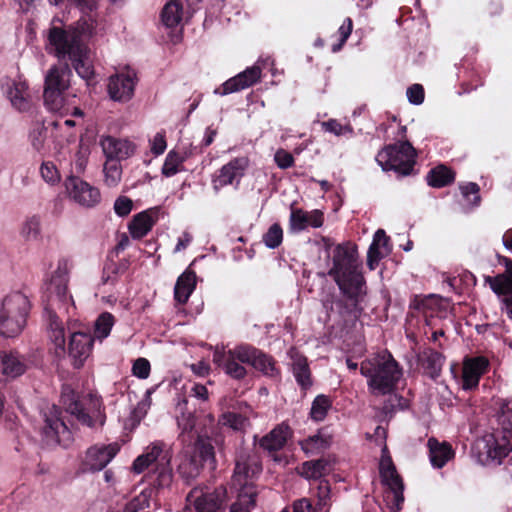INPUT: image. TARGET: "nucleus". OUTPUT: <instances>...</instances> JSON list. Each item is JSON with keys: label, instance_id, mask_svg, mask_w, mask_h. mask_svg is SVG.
I'll use <instances>...</instances> for the list:
<instances>
[{"label": "nucleus", "instance_id": "20", "mask_svg": "<svg viewBox=\"0 0 512 512\" xmlns=\"http://www.w3.org/2000/svg\"><path fill=\"white\" fill-rule=\"evenodd\" d=\"M64 185L69 197L81 206L92 208L101 200L99 189L78 176L67 177Z\"/></svg>", "mask_w": 512, "mask_h": 512}, {"label": "nucleus", "instance_id": "46", "mask_svg": "<svg viewBox=\"0 0 512 512\" xmlns=\"http://www.w3.org/2000/svg\"><path fill=\"white\" fill-rule=\"evenodd\" d=\"M115 323V317L110 312L101 313L94 323V334L92 335L99 340L107 338Z\"/></svg>", "mask_w": 512, "mask_h": 512}, {"label": "nucleus", "instance_id": "14", "mask_svg": "<svg viewBox=\"0 0 512 512\" xmlns=\"http://www.w3.org/2000/svg\"><path fill=\"white\" fill-rule=\"evenodd\" d=\"M187 501L194 506L196 512H225L227 490L223 485L212 491L194 488L188 493Z\"/></svg>", "mask_w": 512, "mask_h": 512}, {"label": "nucleus", "instance_id": "12", "mask_svg": "<svg viewBox=\"0 0 512 512\" xmlns=\"http://www.w3.org/2000/svg\"><path fill=\"white\" fill-rule=\"evenodd\" d=\"M66 411L75 416L76 419L88 427H94L97 420L103 425L105 413L102 398L88 394L83 398H71L70 402H64Z\"/></svg>", "mask_w": 512, "mask_h": 512}, {"label": "nucleus", "instance_id": "5", "mask_svg": "<svg viewBox=\"0 0 512 512\" xmlns=\"http://www.w3.org/2000/svg\"><path fill=\"white\" fill-rule=\"evenodd\" d=\"M360 373L367 378L372 393H392L402 375L399 363L387 349L370 354L360 364Z\"/></svg>", "mask_w": 512, "mask_h": 512}, {"label": "nucleus", "instance_id": "54", "mask_svg": "<svg viewBox=\"0 0 512 512\" xmlns=\"http://www.w3.org/2000/svg\"><path fill=\"white\" fill-rule=\"evenodd\" d=\"M353 30V21L350 17L344 19L342 25L339 27L337 33L339 34V42L337 44H333L332 51L337 52L342 49L343 45L348 40Z\"/></svg>", "mask_w": 512, "mask_h": 512}, {"label": "nucleus", "instance_id": "34", "mask_svg": "<svg viewBox=\"0 0 512 512\" xmlns=\"http://www.w3.org/2000/svg\"><path fill=\"white\" fill-rule=\"evenodd\" d=\"M196 287V274L186 270L177 279L174 287V299L179 304H186Z\"/></svg>", "mask_w": 512, "mask_h": 512}, {"label": "nucleus", "instance_id": "29", "mask_svg": "<svg viewBox=\"0 0 512 512\" xmlns=\"http://www.w3.org/2000/svg\"><path fill=\"white\" fill-rule=\"evenodd\" d=\"M290 426L282 422L276 425L268 434L259 439V446L269 453L278 452L283 449L291 436Z\"/></svg>", "mask_w": 512, "mask_h": 512}, {"label": "nucleus", "instance_id": "53", "mask_svg": "<svg viewBox=\"0 0 512 512\" xmlns=\"http://www.w3.org/2000/svg\"><path fill=\"white\" fill-rule=\"evenodd\" d=\"M40 173L43 180L51 185L57 184L61 179L57 167L51 161L42 163Z\"/></svg>", "mask_w": 512, "mask_h": 512}, {"label": "nucleus", "instance_id": "38", "mask_svg": "<svg viewBox=\"0 0 512 512\" xmlns=\"http://www.w3.org/2000/svg\"><path fill=\"white\" fill-rule=\"evenodd\" d=\"M182 3L179 0H170L162 9L161 19L168 28L176 27L182 20Z\"/></svg>", "mask_w": 512, "mask_h": 512}, {"label": "nucleus", "instance_id": "8", "mask_svg": "<svg viewBox=\"0 0 512 512\" xmlns=\"http://www.w3.org/2000/svg\"><path fill=\"white\" fill-rule=\"evenodd\" d=\"M38 431L42 445L48 448H66L73 441L72 432L63 419V411L56 405L41 409Z\"/></svg>", "mask_w": 512, "mask_h": 512}, {"label": "nucleus", "instance_id": "31", "mask_svg": "<svg viewBox=\"0 0 512 512\" xmlns=\"http://www.w3.org/2000/svg\"><path fill=\"white\" fill-rule=\"evenodd\" d=\"M429 458L434 468H443L448 461L455 457V451L448 442H439L436 438H429Z\"/></svg>", "mask_w": 512, "mask_h": 512}, {"label": "nucleus", "instance_id": "41", "mask_svg": "<svg viewBox=\"0 0 512 512\" xmlns=\"http://www.w3.org/2000/svg\"><path fill=\"white\" fill-rule=\"evenodd\" d=\"M380 240L386 239V232L383 229H378L373 237V241L370 244L367 252V266L370 270L376 269L380 260L384 257V254L380 251Z\"/></svg>", "mask_w": 512, "mask_h": 512}, {"label": "nucleus", "instance_id": "56", "mask_svg": "<svg viewBox=\"0 0 512 512\" xmlns=\"http://www.w3.org/2000/svg\"><path fill=\"white\" fill-rule=\"evenodd\" d=\"M151 371L150 362L146 358H138L134 361L132 366V373L139 379H146L149 377Z\"/></svg>", "mask_w": 512, "mask_h": 512}, {"label": "nucleus", "instance_id": "1", "mask_svg": "<svg viewBox=\"0 0 512 512\" xmlns=\"http://www.w3.org/2000/svg\"><path fill=\"white\" fill-rule=\"evenodd\" d=\"M331 260L332 266L328 275L343 296L335 303L341 309L342 315L358 319L364 311L362 303L367 296V284L361 271L356 246L350 242L336 245Z\"/></svg>", "mask_w": 512, "mask_h": 512}, {"label": "nucleus", "instance_id": "42", "mask_svg": "<svg viewBox=\"0 0 512 512\" xmlns=\"http://www.w3.org/2000/svg\"><path fill=\"white\" fill-rule=\"evenodd\" d=\"M1 371L4 375L15 378L22 375L26 370V365L19 359L18 356L10 353L4 355L0 365Z\"/></svg>", "mask_w": 512, "mask_h": 512}, {"label": "nucleus", "instance_id": "18", "mask_svg": "<svg viewBox=\"0 0 512 512\" xmlns=\"http://www.w3.org/2000/svg\"><path fill=\"white\" fill-rule=\"evenodd\" d=\"M120 451L117 442L110 444H96L89 447L81 462L83 472H98L103 470Z\"/></svg>", "mask_w": 512, "mask_h": 512}, {"label": "nucleus", "instance_id": "59", "mask_svg": "<svg viewBox=\"0 0 512 512\" xmlns=\"http://www.w3.org/2000/svg\"><path fill=\"white\" fill-rule=\"evenodd\" d=\"M274 160L277 166L281 169H288L294 165L293 155L284 149H279L276 151Z\"/></svg>", "mask_w": 512, "mask_h": 512}, {"label": "nucleus", "instance_id": "49", "mask_svg": "<svg viewBox=\"0 0 512 512\" xmlns=\"http://www.w3.org/2000/svg\"><path fill=\"white\" fill-rule=\"evenodd\" d=\"M46 136L47 128L45 127L44 123H34L29 133V140L35 151L42 152L45 146Z\"/></svg>", "mask_w": 512, "mask_h": 512}, {"label": "nucleus", "instance_id": "45", "mask_svg": "<svg viewBox=\"0 0 512 512\" xmlns=\"http://www.w3.org/2000/svg\"><path fill=\"white\" fill-rule=\"evenodd\" d=\"M498 423L501 427V437H512V399L505 400L500 407Z\"/></svg>", "mask_w": 512, "mask_h": 512}, {"label": "nucleus", "instance_id": "36", "mask_svg": "<svg viewBox=\"0 0 512 512\" xmlns=\"http://www.w3.org/2000/svg\"><path fill=\"white\" fill-rule=\"evenodd\" d=\"M436 302L432 296L420 297L418 295H414L410 301L409 308L410 310L417 311L422 313L425 318V323L427 326H432V318L436 311Z\"/></svg>", "mask_w": 512, "mask_h": 512}, {"label": "nucleus", "instance_id": "2", "mask_svg": "<svg viewBox=\"0 0 512 512\" xmlns=\"http://www.w3.org/2000/svg\"><path fill=\"white\" fill-rule=\"evenodd\" d=\"M94 26L85 18H80L68 26L51 25L47 30L45 49L59 60L69 61L76 73L87 84L94 81L95 70L90 60L88 40Z\"/></svg>", "mask_w": 512, "mask_h": 512}, {"label": "nucleus", "instance_id": "64", "mask_svg": "<svg viewBox=\"0 0 512 512\" xmlns=\"http://www.w3.org/2000/svg\"><path fill=\"white\" fill-rule=\"evenodd\" d=\"M501 310L508 319L512 320V294L502 297L500 300Z\"/></svg>", "mask_w": 512, "mask_h": 512}, {"label": "nucleus", "instance_id": "62", "mask_svg": "<svg viewBox=\"0 0 512 512\" xmlns=\"http://www.w3.org/2000/svg\"><path fill=\"white\" fill-rule=\"evenodd\" d=\"M167 147L164 134L157 133L151 141V151L154 155L158 156L164 153Z\"/></svg>", "mask_w": 512, "mask_h": 512}, {"label": "nucleus", "instance_id": "10", "mask_svg": "<svg viewBox=\"0 0 512 512\" xmlns=\"http://www.w3.org/2000/svg\"><path fill=\"white\" fill-rule=\"evenodd\" d=\"M71 68L67 62L52 66L46 74L44 85V104L51 111L59 110L63 105V93L69 87Z\"/></svg>", "mask_w": 512, "mask_h": 512}, {"label": "nucleus", "instance_id": "60", "mask_svg": "<svg viewBox=\"0 0 512 512\" xmlns=\"http://www.w3.org/2000/svg\"><path fill=\"white\" fill-rule=\"evenodd\" d=\"M104 172H105V183L112 187V186H116L118 184V182L120 181V177H121V171L119 169V167L114 164V165H110V166H105L104 168Z\"/></svg>", "mask_w": 512, "mask_h": 512}, {"label": "nucleus", "instance_id": "35", "mask_svg": "<svg viewBox=\"0 0 512 512\" xmlns=\"http://www.w3.org/2000/svg\"><path fill=\"white\" fill-rule=\"evenodd\" d=\"M259 490L257 486H246L239 489L238 498L230 507V512H251L256 506Z\"/></svg>", "mask_w": 512, "mask_h": 512}, {"label": "nucleus", "instance_id": "52", "mask_svg": "<svg viewBox=\"0 0 512 512\" xmlns=\"http://www.w3.org/2000/svg\"><path fill=\"white\" fill-rule=\"evenodd\" d=\"M40 217L33 215L29 217L23 224L21 234L27 240L37 239L40 235Z\"/></svg>", "mask_w": 512, "mask_h": 512}, {"label": "nucleus", "instance_id": "40", "mask_svg": "<svg viewBox=\"0 0 512 512\" xmlns=\"http://www.w3.org/2000/svg\"><path fill=\"white\" fill-rule=\"evenodd\" d=\"M484 282L499 297L512 294V278L503 273H499L496 276L486 275L484 276Z\"/></svg>", "mask_w": 512, "mask_h": 512}, {"label": "nucleus", "instance_id": "17", "mask_svg": "<svg viewBox=\"0 0 512 512\" xmlns=\"http://www.w3.org/2000/svg\"><path fill=\"white\" fill-rule=\"evenodd\" d=\"M137 81L136 72L130 68L111 75L107 84L110 99L120 103L129 102L134 96Z\"/></svg>", "mask_w": 512, "mask_h": 512}, {"label": "nucleus", "instance_id": "43", "mask_svg": "<svg viewBox=\"0 0 512 512\" xmlns=\"http://www.w3.org/2000/svg\"><path fill=\"white\" fill-rule=\"evenodd\" d=\"M328 462L325 459L306 461L301 466L300 475L306 479H319L327 472Z\"/></svg>", "mask_w": 512, "mask_h": 512}, {"label": "nucleus", "instance_id": "37", "mask_svg": "<svg viewBox=\"0 0 512 512\" xmlns=\"http://www.w3.org/2000/svg\"><path fill=\"white\" fill-rule=\"evenodd\" d=\"M247 424L248 418L240 413L228 411L219 417L217 427H215L212 432L221 433L223 427L231 428L237 432H244Z\"/></svg>", "mask_w": 512, "mask_h": 512}, {"label": "nucleus", "instance_id": "51", "mask_svg": "<svg viewBox=\"0 0 512 512\" xmlns=\"http://www.w3.org/2000/svg\"><path fill=\"white\" fill-rule=\"evenodd\" d=\"M282 241L283 229L279 223L272 224L263 235V242L270 249L277 248L281 245Z\"/></svg>", "mask_w": 512, "mask_h": 512}, {"label": "nucleus", "instance_id": "50", "mask_svg": "<svg viewBox=\"0 0 512 512\" xmlns=\"http://www.w3.org/2000/svg\"><path fill=\"white\" fill-rule=\"evenodd\" d=\"M187 403V399H183L182 402L178 403V407L181 409V414L177 417V424L182 433H191L196 426V417L194 413L184 411V406H186Z\"/></svg>", "mask_w": 512, "mask_h": 512}, {"label": "nucleus", "instance_id": "6", "mask_svg": "<svg viewBox=\"0 0 512 512\" xmlns=\"http://www.w3.org/2000/svg\"><path fill=\"white\" fill-rule=\"evenodd\" d=\"M30 310V300L22 292L17 291L5 296L0 308V335H19L26 326Z\"/></svg>", "mask_w": 512, "mask_h": 512}, {"label": "nucleus", "instance_id": "30", "mask_svg": "<svg viewBox=\"0 0 512 512\" xmlns=\"http://www.w3.org/2000/svg\"><path fill=\"white\" fill-rule=\"evenodd\" d=\"M445 359L446 357L441 352L430 347L424 348L418 354L419 363L423 367L425 374L432 380L440 377Z\"/></svg>", "mask_w": 512, "mask_h": 512}, {"label": "nucleus", "instance_id": "28", "mask_svg": "<svg viewBox=\"0 0 512 512\" xmlns=\"http://www.w3.org/2000/svg\"><path fill=\"white\" fill-rule=\"evenodd\" d=\"M101 146L107 159L125 160L135 152V145L127 139H118L112 136L104 137Z\"/></svg>", "mask_w": 512, "mask_h": 512}, {"label": "nucleus", "instance_id": "26", "mask_svg": "<svg viewBox=\"0 0 512 512\" xmlns=\"http://www.w3.org/2000/svg\"><path fill=\"white\" fill-rule=\"evenodd\" d=\"M324 223V213L319 209L304 211L301 208L291 207L289 224L293 231H303L308 227L320 228Z\"/></svg>", "mask_w": 512, "mask_h": 512}, {"label": "nucleus", "instance_id": "7", "mask_svg": "<svg viewBox=\"0 0 512 512\" xmlns=\"http://www.w3.org/2000/svg\"><path fill=\"white\" fill-rule=\"evenodd\" d=\"M417 152L409 141L385 146L376 156L377 163L384 171H393L397 178L416 174Z\"/></svg>", "mask_w": 512, "mask_h": 512}, {"label": "nucleus", "instance_id": "3", "mask_svg": "<svg viewBox=\"0 0 512 512\" xmlns=\"http://www.w3.org/2000/svg\"><path fill=\"white\" fill-rule=\"evenodd\" d=\"M72 266V262L67 258L58 261L57 269L42 297L49 338L56 344L58 355L65 354L63 317L70 316L76 309L73 297L68 293L69 273Z\"/></svg>", "mask_w": 512, "mask_h": 512}, {"label": "nucleus", "instance_id": "33", "mask_svg": "<svg viewBox=\"0 0 512 512\" xmlns=\"http://www.w3.org/2000/svg\"><path fill=\"white\" fill-rule=\"evenodd\" d=\"M455 178L456 172L452 168L445 164H439L428 171L425 180L428 186L440 189L452 185Z\"/></svg>", "mask_w": 512, "mask_h": 512}, {"label": "nucleus", "instance_id": "13", "mask_svg": "<svg viewBox=\"0 0 512 512\" xmlns=\"http://www.w3.org/2000/svg\"><path fill=\"white\" fill-rule=\"evenodd\" d=\"M235 354L241 363L252 366L266 377L278 378L281 375V370L274 357L252 345L236 346Z\"/></svg>", "mask_w": 512, "mask_h": 512}, {"label": "nucleus", "instance_id": "27", "mask_svg": "<svg viewBox=\"0 0 512 512\" xmlns=\"http://www.w3.org/2000/svg\"><path fill=\"white\" fill-rule=\"evenodd\" d=\"M236 347L228 352L216 350L213 354V361L222 367L227 375L236 380H242L247 375L246 368L238 360L235 354Z\"/></svg>", "mask_w": 512, "mask_h": 512}, {"label": "nucleus", "instance_id": "25", "mask_svg": "<svg viewBox=\"0 0 512 512\" xmlns=\"http://www.w3.org/2000/svg\"><path fill=\"white\" fill-rule=\"evenodd\" d=\"M159 212L160 209L155 207L135 214L128 225L131 237L138 240L145 237L158 221Z\"/></svg>", "mask_w": 512, "mask_h": 512}, {"label": "nucleus", "instance_id": "48", "mask_svg": "<svg viewBox=\"0 0 512 512\" xmlns=\"http://www.w3.org/2000/svg\"><path fill=\"white\" fill-rule=\"evenodd\" d=\"M26 90L24 84H17L9 91L10 101L19 111H26L30 106Z\"/></svg>", "mask_w": 512, "mask_h": 512}, {"label": "nucleus", "instance_id": "32", "mask_svg": "<svg viewBox=\"0 0 512 512\" xmlns=\"http://www.w3.org/2000/svg\"><path fill=\"white\" fill-rule=\"evenodd\" d=\"M332 444V436L326 428H321L314 435L299 441V446L307 456L317 455L328 449Z\"/></svg>", "mask_w": 512, "mask_h": 512}, {"label": "nucleus", "instance_id": "9", "mask_svg": "<svg viewBox=\"0 0 512 512\" xmlns=\"http://www.w3.org/2000/svg\"><path fill=\"white\" fill-rule=\"evenodd\" d=\"M215 445L222 449L224 436L222 433L211 432V435L199 434L195 440L193 452L188 462L189 472L187 478H195L200 471L207 469L213 472L217 468Z\"/></svg>", "mask_w": 512, "mask_h": 512}, {"label": "nucleus", "instance_id": "61", "mask_svg": "<svg viewBox=\"0 0 512 512\" xmlns=\"http://www.w3.org/2000/svg\"><path fill=\"white\" fill-rule=\"evenodd\" d=\"M322 127L325 131L333 133L337 136L342 135L346 130L351 131L348 126H343L338 120L330 119L322 123Z\"/></svg>", "mask_w": 512, "mask_h": 512}, {"label": "nucleus", "instance_id": "39", "mask_svg": "<svg viewBox=\"0 0 512 512\" xmlns=\"http://www.w3.org/2000/svg\"><path fill=\"white\" fill-rule=\"evenodd\" d=\"M186 160V155L180 153L176 150H171L166 155L165 161L163 163L161 172L165 177H172L176 175L178 172L184 171V162Z\"/></svg>", "mask_w": 512, "mask_h": 512}, {"label": "nucleus", "instance_id": "47", "mask_svg": "<svg viewBox=\"0 0 512 512\" xmlns=\"http://www.w3.org/2000/svg\"><path fill=\"white\" fill-rule=\"evenodd\" d=\"M331 406L332 401L328 396L324 394L317 395L310 409L311 419L317 422L324 420Z\"/></svg>", "mask_w": 512, "mask_h": 512}, {"label": "nucleus", "instance_id": "11", "mask_svg": "<svg viewBox=\"0 0 512 512\" xmlns=\"http://www.w3.org/2000/svg\"><path fill=\"white\" fill-rule=\"evenodd\" d=\"M234 464L232 481L235 486L239 489L257 486L254 481L262 472V463L256 452L248 448H239L235 452Z\"/></svg>", "mask_w": 512, "mask_h": 512}, {"label": "nucleus", "instance_id": "57", "mask_svg": "<svg viewBox=\"0 0 512 512\" xmlns=\"http://www.w3.org/2000/svg\"><path fill=\"white\" fill-rule=\"evenodd\" d=\"M133 208V201L126 196H119L114 202V211L119 217H126Z\"/></svg>", "mask_w": 512, "mask_h": 512}, {"label": "nucleus", "instance_id": "58", "mask_svg": "<svg viewBox=\"0 0 512 512\" xmlns=\"http://www.w3.org/2000/svg\"><path fill=\"white\" fill-rule=\"evenodd\" d=\"M407 97L410 103L420 105L424 101L425 91L421 84H413L407 89Z\"/></svg>", "mask_w": 512, "mask_h": 512}, {"label": "nucleus", "instance_id": "16", "mask_svg": "<svg viewBox=\"0 0 512 512\" xmlns=\"http://www.w3.org/2000/svg\"><path fill=\"white\" fill-rule=\"evenodd\" d=\"M64 344L66 343V338L64 337ZM51 342L54 344L55 349L56 344L51 340ZM94 345V337L89 331H74L70 334L68 349L65 350L64 355H58L57 351L55 350V355L58 358H64L66 354L71 358L72 365L75 369H80L83 365L86 359L90 356L92 349ZM64 349H66V346L64 345Z\"/></svg>", "mask_w": 512, "mask_h": 512}, {"label": "nucleus", "instance_id": "19", "mask_svg": "<svg viewBox=\"0 0 512 512\" xmlns=\"http://www.w3.org/2000/svg\"><path fill=\"white\" fill-rule=\"evenodd\" d=\"M480 462L486 464L490 460L499 463L512 451V437L499 438L497 434L487 435L476 444Z\"/></svg>", "mask_w": 512, "mask_h": 512}, {"label": "nucleus", "instance_id": "22", "mask_svg": "<svg viewBox=\"0 0 512 512\" xmlns=\"http://www.w3.org/2000/svg\"><path fill=\"white\" fill-rule=\"evenodd\" d=\"M261 77L262 70L260 66L253 65L251 67H247L244 71L229 78L221 86L217 87L214 93L220 96H225L239 92L258 83L261 80Z\"/></svg>", "mask_w": 512, "mask_h": 512}, {"label": "nucleus", "instance_id": "15", "mask_svg": "<svg viewBox=\"0 0 512 512\" xmlns=\"http://www.w3.org/2000/svg\"><path fill=\"white\" fill-rule=\"evenodd\" d=\"M249 166L250 159L246 155L232 158L213 175V188L219 190L228 185L238 188Z\"/></svg>", "mask_w": 512, "mask_h": 512}, {"label": "nucleus", "instance_id": "44", "mask_svg": "<svg viewBox=\"0 0 512 512\" xmlns=\"http://www.w3.org/2000/svg\"><path fill=\"white\" fill-rule=\"evenodd\" d=\"M128 260H120L115 262L113 260L107 261L103 268V282L114 284L119 275H123L129 268Z\"/></svg>", "mask_w": 512, "mask_h": 512}, {"label": "nucleus", "instance_id": "23", "mask_svg": "<svg viewBox=\"0 0 512 512\" xmlns=\"http://www.w3.org/2000/svg\"><path fill=\"white\" fill-rule=\"evenodd\" d=\"M379 474L384 485L388 486L394 494L398 506L404 501V483L393 463L390 455H383L379 463Z\"/></svg>", "mask_w": 512, "mask_h": 512}, {"label": "nucleus", "instance_id": "21", "mask_svg": "<svg viewBox=\"0 0 512 512\" xmlns=\"http://www.w3.org/2000/svg\"><path fill=\"white\" fill-rule=\"evenodd\" d=\"M490 369V361L486 356H466L462 363V388L471 391L479 386L480 379Z\"/></svg>", "mask_w": 512, "mask_h": 512}, {"label": "nucleus", "instance_id": "55", "mask_svg": "<svg viewBox=\"0 0 512 512\" xmlns=\"http://www.w3.org/2000/svg\"><path fill=\"white\" fill-rule=\"evenodd\" d=\"M463 197L472 205L478 206L481 202L479 195L480 188L477 183L470 182L466 185L460 186Z\"/></svg>", "mask_w": 512, "mask_h": 512}, {"label": "nucleus", "instance_id": "63", "mask_svg": "<svg viewBox=\"0 0 512 512\" xmlns=\"http://www.w3.org/2000/svg\"><path fill=\"white\" fill-rule=\"evenodd\" d=\"M293 512H315L312 502L308 498H301L293 502Z\"/></svg>", "mask_w": 512, "mask_h": 512}, {"label": "nucleus", "instance_id": "4", "mask_svg": "<svg viewBox=\"0 0 512 512\" xmlns=\"http://www.w3.org/2000/svg\"><path fill=\"white\" fill-rule=\"evenodd\" d=\"M172 457L173 452L165 442L155 441L133 461L132 471L136 474H141L146 469L152 468L148 475L149 484L152 486L150 495L154 492L157 496L171 486L173 482Z\"/></svg>", "mask_w": 512, "mask_h": 512}, {"label": "nucleus", "instance_id": "24", "mask_svg": "<svg viewBox=\"0 0 512 512\" xmlns=\"http://www.w3.org/2000/svg\"><path fill=\"white\" fill-rule=\"evenodd\" d=\"M291 372L303 396L312 388L314 379L305 355L295 352L291 354Z\"/></svg>", "mask_w": 512, "mask_h": 512}]
</instances>
